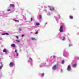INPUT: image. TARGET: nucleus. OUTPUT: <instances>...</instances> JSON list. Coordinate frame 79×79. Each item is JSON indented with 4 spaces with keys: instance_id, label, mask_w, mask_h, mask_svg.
I'll list each match as a JSON object with an SVG mask.
<instances>
[{
    "instance_id": "obj_10",
    "label": "nucleus",
    "mask_w": 79,
    "mask_h": 79,
    "mask_svg": "<svg viewBox=\"0 0 79 79\" xmlns=\"http://www.w3.org/2000/svg\"><path fill=\"white\" fill-rule=\"evenodd\" d=\"M11 47H15V45L14 44H12L11 45Z\"/></svg>"
},
{
    "instance_id": "obj_12",
    "label": "nucleus",
    "mask_w": 79,
    "mask_h": 79,
    "mask_svg": "<svg viewBox=\"0 0 79 79\" xmlns=\"http://www.w3.org/2000/svg\"><path fill=\"white\" fill-rule=\"evenodd\" d=\"M70 19H72L73 18V17L72 16H69Z\"/></svg>"
},
{
    "instance_id": "obj_26",
    "label": "nucleus",
    "mask_w": 79,
    "mask_h": 79,
    "mask_svg": "<svg viewBox=\"0 0 79 79\" xmlns=\"http://www.w3.org/2000/svg\"><path fill=\"white\" fill-rule=\"evenodd\" d=\"M45 75V74L43 73L42 74V76H44V75Z\"/></svg>"
},
{
    "instance_id": "obj_20",
    "label": "nucleus",
    "mask_w": 79,
    "mask_h": 79,
    "mask_svg": "<svg viewBox=\"0 0 79 79\" xmlns=\"http://www.w3.org/2000/svg\"><path fill=\"white\" fill-rule=\"evenodd\" d=\"M36 24L37 26H39V23H36Z\"/></svg>"
},
{
    "instance_id": "obj_33",
    "label": "nucleus",
    "mask_w": 79,
    "mask_h": 79,
    "mask_svg": "<svg viewBox=\"0 0 79 79\" xmlns=\"http://www.w3.org/2000/svg\"><path fill=\"white\" fill-rule=\"evenodd\" d=\"M50 6H49L48 7H49Z\"/></svg>"
},
{
    "instance_id": "obj_24",
    "label": "nucleus",
    "mask_w": 79,
    "mask_h": 79,
    "mask_svg": "<svg viewBox=\"0 0 79 79\" xmlns=\"http://www.w3.org/2000/svg\"><path fill=\"white\" fill-rule=\"evenodd\" d=\"M8 11H11V10H10V9H9L8 10Z\"/></svg>"
},
{
    "instance_id": "obj_28",
    "label": "nucleus",
    "mask_w": 79,
    "mask_h": 79,
    "mask_svg": "<svg viewBox=\"0 0 79 79\" xmlns=\"http://www.w3.org/2000/svg\"><path fill=\"white\" fill-rule=\"evenodd\" d=\"M16 55H17V56H18V53H17Z\"/></svg>"
},
{
    "instance_id": "obj_25",
    "label": "nucleus",
    "mask_w": 79,
    "mask_h": 79,
    "mask_svg": "<svg viewBox=\"0 0 79 79\" xmlns=\"http://www.w3.org/2000/svg\"><path fill=\"white\" fill-rule=\"evenodd\" d=\"M15 53H17V50L16 49L15 50Z\"/></svg>"
},
{
    "instance_id": "obj_7",
    "label": "nucleus",
    "mask_w": 79,
    "mask_h": 79,
    "mask_svg": "<svg viewBox=\"0 0 79 79\" xmlns=\"http://www.w3.org/2000/svg\"><path fill=\"white\" fill-rule=\"evenodd\" d=\"M10 6H11V7H12L13 8V7H15V5H14V4H11L10 5Z\"/></svg>"
},
{
    "instance_id": "obj_31",
    "label": "nucleus",
    "mask_w": 79,
    "mask_h": 79,
    "mask_svg": "<svg viewBox=\"0 0 79 79\" xmlns=\"http://www.w3.org/2000/svg\"><path fill=\"white\" fill-rule=\"evenodd\" d=\"M47 24V23H46V24Z\"/></svg>"
},
{
    "instance_id": "obj_11",
    "label": "nucleus",
    "mask_w": 79,
    "mask_h": 79,
    "mask_svg": "<svg viewBox=\"0 0 79 79\" xmlns=\"http://www.w3.org/2000/svg\"><path fill=\"white\" fill-rule=\"evenodd\" d=\"M14 21H15V22H18V23H19V20H16L15 19H13Z\"/></svg>"
},
{
    "instance_id": "obj_13",
    "label": "nucleus",
    "mask_w": 79,
    "mask_h": 79,
    "mask_svg": "<svg viewBox=\"0 0 79 79\" xmlns=\"http://www.w3.org/2000/svg\"><path fill=\"white\" fill-rule=\"evenodd\" d=\"M76 65H77V64H75L73 65V68H75L76 66Z\"/></svg>"
},
{
    "instance_id": "obj_15",
    "label": "nucleus",
    "mask_w": 79,
    "mask_h": 79,
    "mask_svg": "<svg viewBox=\"0 0 79 79\" xmlns=\"http://www.w3.org/2000/svg\"><path fill=\"white\" fill-rule=\"evenodd\" d=\"M3 67V65L2 64L0 66V69H2V68Z\"/></svg>"
},
{
    "instance_id": "obj_30",
    "label": "nucleus",
    "mask_w": 79,
    "mask_h": 79,
    "mask_svg": "<svg viewBox=\"0 0 79 79\" xmlns=\"http://www.w3.org/2000/svg\"><path fill=\"white\" fill-rule=\"evenodd\" d=\"M69 45H70V46H71V44H69Z\"/></svg>"
},
{
    "instance_id": "obj_21",
    "label": "nucleus",
    "mask_w": 79,
    "mask_h": 79,
    "mask_svg": "<svg viewBox=\"0 0 79 79\" xmlns=\"http://www.w3.org/2000/svg\"><path fill=\"white\" fill-rule=\"evenodd\" d=\"M16 42H20V41L16 40Z\"/></svg>"
},
{
    "instance_id": "obj_6",
    "label": "nucleus",
    "mask_w": 79,
    "mask_h": 79,
    "mask_svg": "<svg viewBox=\"0 0 79 79\" xmlns=\"http://www.w3.org/2000/svg\"><path fill=\"white\" fill-rule=\"evenodd\" d=\"M31 40H37V39H36L35 38H31Z\"/></svg>"
},
{
    "instance_id": "obj_9",
    "label": "nucleus",
    "mask_w": 79,
    "mask_h": 79,
    "mask_svg": "<svg viewBox=\"0 0 79 79\" xmlns=\"http://www.w3.org/2000/svg\"><path fill=\"white\" fill-rule=\"evenodd\" d=\"M5 34H6L7 35H9V34L7 33H4L3 34H2V35H4Z\"/></svg>"
},
{
    "instance_id": "obj_1",
    "label": "nucleus",
    "mask_w": 79,
    "mask_h": 79,
    "mask_svg": "<svg viewBox=\"0 0 79 79\" xmlns=\"http://www.w3.org/2000/svg\"><path fill=\"white\" fill-rule=\"evenodd\" d=\"M63 26H61L59 29V31L60 32H63Z\"/></svg>"
},
{
    "instance_id": "obj_18",
    "label": "nucleus",
    "mask_w": 79,
    "mask_h": 79,
    "mask_svg": "<svg viewBox=\"0 0 79 79\" xmlns=\"http://www.w3.org/2000/svg\"><path fill=\"white\" fill-rule=\"evenodd\" d=\"M29 59L30 60H31V61H32V59L31 57H30Z\"/></svg>"
},
{
    "instance_id": "obj_19",
    "label": "nucleus",
    "mask_w": 79,
    "mask_h": 79,
    "mask_svg": "<svg viewBox=\"0 0 79 79\" xmlns=\"http://www.w3.org/2000/svg\"><path fill=\"white\" fill-rule=\"evenodd\" d=\"M39 18H40V19H41V18H42V16L39 15Z\"/></svg>"
},
{
    "instance_id": "obj_27",
    "label": "nucleus",
    "mask_w": 79,
    "mask_h": 79,
    "mask_svg": "<svg viewBox=\"0 0 79 79\" xmlns=\"http://www.w3.org/2000/svg\"><path fill=\"white\" fill-rule=\"evenodd\" d=\"M55 56H53V58H54V59H55Z\"/></svg>"
},
{
    "instance_id": "obj_8",
    "label": "nucleus",
    "mask_w": 79,
    "mask_h": 79,
    "mask_svg": "<svg viewBox=\"0 0 79 79\" xmlns=\"http://www.w3.org/2000/svg\"><path fill=\"white\" fill-rule=\"evenodd\" d=\"M3 52H4V53H7V51H6V49H4L3 50Z\"/></svg>"
},
{
    "instance_id": "obj_2",
    "label": "nucleus",
    "mask_w": 79,
    "mask_h": 79,
    "mask_svg": "<svg viewBox=\"0 0 79 79\" xmlns=\"http://www.w3.org/2000/svg\"><path fill=\"white\" fill-rule=\"evenodd\" d=\"M9 66L10 67H12L14 66V62H11L9 64Z\"/></svg>"
},
{
    "instance_id": "obj_29",
    "label": "nucleus",
    "mask_w": 79,
    "mask_h": 79,
    "mask_svg": "<svg viewBox=\"0 0 79 79\" xmlns=\"http://www.w3.org/2000/svg\"><path fill=\"white\" fill-rule=\"evenodd\" d=\"M22 37H23V36H24V35H22Z\"/></svg>"
},
{
    "instance_id": "obj_17",
    "label": "nucleus",
    "mask_w": 79,
    "mask_h": 79,
    "mask_svg": "<svg viewBox=\"0 0 79 79\" xmlns=\"http://www.w3.org/2000/svg\"><path fill=\"white\" fill-rule=\"evenodd\" d=\"M33 20V18H31V21H32Z\"/></svg>"
},
{
    "instance_id": "obj_22",
    "label": "nucleus",
    "mask_w": 79,
    "mask_h": 79,
    "mask_svg": "<svg viewBox=\"0 0 79 79\" xmlns=\"http://www.w3.org/2000/svg\"><path fill=\"white\" fill-rule=\"evenodd\" d=\"M39 33V32L38 31H37L35 32V34H37Z\"/></svg>"
},
{
    "instance_id": "obj_32",
    "label": "nucleus",
    "mask_w": 79,
    "mask_h": 79,
    "mask_svg": "<svg viewBox=\"0 0 79 79\" xmlns=\"http://www.w3.org/2000/svg\"><path fill=\"white\" fill-rule=\"evenodd\" d=\"M61 71H62V69H61Z\"/></svg>"
},
{
    "instance_id": "obj_3",
    "label": "nucleus",
    "mask_w": 79,
    "mask_h": 79,
    "mask_svg": "<svg viewBox=\"0 0 79 79\" xmlns=\"http://www.w3.org/2000/svg\"><path fill=\"white\" fill-rule=\"evenodd\" d=\"M67 69L68 71H71V66L70 65H69L68 66Z\"/></svg>"
},
{
    "instance_id": "obj_14",
    "label": "nucleus",
    "mask_w": 79,
    "mask_h": 79,
    "mask_svg": "<svg viewBox=\"0 0 79 79\" xmlns=\"http://www.w3.org/2000/svg\"><path fill=\"white\" fill-rule=\"evenodd\" d=\"M65 39H66V38H65V37H63V39L62 40H65Z\"/></svg>"
},
{
    "instance_id": "obj_23",
    "label": "nucleus",
    "mask_w": 79,
    "mask_h": 79,
    "mask_svg": "<svg viewBox=\"0 0 79 79\" xmlns=\"http://www.w3.org/2000/svg\"><path fill=\"white\" fill-rule=\"evenodd\" d=\"M15 37H16V38H17V39H19L18 36H15Z\"/></svg>"
},
{
    "instance_id": "obj_4",
    "label": "nucleus",
    "mask_w": 79,
    "mask_h": 79,
    "mask_svg": "<svg viewBox=\"0 0 79 79\" xmlns=\"http://www.w3.org/2000/svg\"><path fill=\"white\" fill-rule=\"evenodd\" d=\"M56 68H57V66L56 65H55L53 67L52 69L54 70H55L56 69Z\"/></svg>"
},
{
    "instance_id": "obj_16",
    "label": "nucleus",
    "mask_w": 79,
    "mask_h": 79,
    "mask_svg": "<svg viewBox=\"0 0 79 79\" xmlns=\"http://www.w3.org/2000/svg\"><path fill=\"white\" fill-rule=\"evenodd\" d=\"M64 60H62V64H64Z\"/></svg>"
},
{
    "instance_id": "obj_5",
    "label": "nucleus",
    "mask_w": 79,
    "mask_h": 79,
    "mask_svg": "<svg viewBox=\"0 0 79 79\" xmlns=\"http://www.w3.org/2000/svg\"><path fill=\"white\" fill-rule=\"evenodd\" d=\"M50 11H53V10H54V8L53 7H51L50 8Z\"/></svg>"
}]
</instances>
